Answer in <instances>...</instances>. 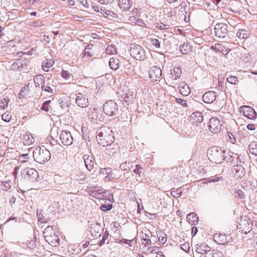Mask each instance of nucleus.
<instances>
[{"label": "nucleus", "mask_w": 257, "mask_h": 257, "mask_svg": "<svg viewBox=\"0 0 257 257\" xmlns=\"http://www.w3.org/2000/svg\"><path fill=\"white\" fill-rule=\"evenodd\" d=\"M112 132L107 127H102L99 130L97 141L98 143L103 147L110 145L113 141Z\"/></svg>", "instance_id": "obj_1"}, {"label": "nucleus", "mask_w": 257, "mask_h": 257, "mask_svg": "<svg viewBox=\"0 0 257 257\" xmlns=\"http://www.w3.org/2000/svg\"><path fill=\"white\" fill-rule=\"evenodd\" d=\"M33 157L37 162L44 164L48 161L51 154L48 150L44 146L36 148L33 151Z\"/></svg>", "instance_id": "obj_2"}, {"label": "nucleus", "mask_w": 257, "mask_h": 257, "mask_svg": "<svg viewBox=\"0 0 257 257\" xmlns=\"http://www.w3.org/2000/svg\"><path fill=\"white\" fill-rule=\"evenodd\" d=\"M43 233L46 241L51 245L57 246L59 244V237L52 226L46 227Z\"/></svg>", "instance_id": "obj_3"}, {"label": "nucleus", "mask_w": 257, "mask_h": 257, "mask_svg": "<svg viewBox=\"0 0 257 257\" xmlns=\"http://www.w3.org/2000/svg\"><path fill=\"white\" fill-rule=\"evenodd\" d=\"M130 53L132 57L138 61H143L147 58L144 49L142 46L136 44L131 45Z\"/></svg>", "instance_id": "obj_4"}, {"label": "nucleus", "mask_w": 257, "mask_h": 257, "mask_svg": "<svg viewBox=\"0 0 257 257\" xmlns=\"http://www.w3.org/2000/svg\"><path fill=\"white\" fill-rule=\"evenodd\" d=\"M239 229L243 232L247 233L250 232L252 228L253 224L250 219L246 216H241L238 222Z\"/></svg>", "instance_id": "obj_5"}, {"label": "nucleus", "mask_w": 257, "mask_h": 257, "mask_svg": "<svg viewBox=\"0 0 257 257\" xmlns=\"http://www.w3.org/2000/svg\"><path fill=\"white\" fill-rule=\"evenodd\" d=\"M103 110L109 116L114 115L118 110L117 104L112 100L108 101L103 104Z\"/></svg>", "instance_id": "obj_6"}, {"label": "nucleus", "mask_w": 257, "mask_h": 257, "mask_svg": "<svg viewBox=\"0 0 257 257\" xmlns=\"http://www.w3.org/2000/svg\"><path fill=\"white\" fill-rule=\"evenodd\" d=\"M213 240L218 244L224 245L232 240L229 234L216 233L213 235Z\"/></svg>", "instance_id": "obj_7"}, {"label": "nucleus", "mask_w": 257, "mask_h": 257, "mask_svg": "<svg viewBox=\"0 0 257 257\" xmlns=\"http://www.w3.org/2000/svg\"><path fill=\"white\" fill-rule=\"evenodd\" d=\"M222 125L220 119L216 117H212L208 122L210 131L214 134H217L221 131Z\"/></svg>", "instance_id": "obj_8"}, {"label": "nucleus", "mask_w": 257, "mask_h": 257, "mask_svg": "<svg viewBox=\"0 0 257 257\" xmlns=\"http://www.w3.org/2000/svg\"><path fill=\"white\" fill-rule=\"evenodd\" d=\"M227 33V26L226 24L218 23L215 26L214 33L216 37L219 38H224Z\"/></svg>", "instance_id": "obj_9"}, {"label": "nucleus", "mask_w": 257, "mask_h": 257, "mask_svg": "<svg viewBox=\"0 0 257 257\" xmlns=\"http://www.w3.org/2000/svg\"><path fill=\"white\" fill-rule=\"evenodd\" d=\"M99 176L105 182L111 181L114 178L112 173V170L109 168H100L99 169Z\"/></svg>", "instance_id": "obj_10"}, {"label": "nucleus", "mask_w": 257, "mask_h": 257, "mask_svg": "<svg viewBox=\"0 0 257 257\" xmlns=\"http://www.w3.org/2000/svg\"><path fill=\"white\" fill-rule=\"evenodd\" d=\"M149 75L152 81H157L159 80L162 75V70L158 66H152L149 71Z\"/></svg>", "instance_id": "obj_11"}, {"label": "nucleus", "mask_w": 257, "mask_h": 257, "mask_svg": "<svg viewBox=\"0 0 257 257\" xmlns=\"http://www.w3.org/2000/svg\"><path fill=\"white\" fill-rule=\"evenodd\" d=\"M60 139L64 145L69 146L73 142V138L70 132L68 131H62L60 135Z\"/></svg>", "instance_id": "obj_12"}, {"label": "nucleus", "mask_w": 257, "mask_h": 257, "mask_svg": "<svg viewBox=\"0 0 257 257\" xmlns=\"http://www.w3.org/2000/svg\"><path fill=\"white\" fill-rule=\"evenodd\" d=\"M240 111L242 112L244 116L253 119L256 116V113L253 108L250 106L244 105L240 107Z\"/></svg>", "instance_id": "obj_13"}, {"label": "nucleus", "mask_w": 257, "mask_h": 257, "mask_svg": "<svg viewBox=\"0 0 257 257\" xmlns=\"http://www.w3.org/2000/svg\"><path fill=\"white\" fill-rule=\"evenodd\" d=\"M76 103L79 107H86L89 105L88 97L84 93H78L76 98Z\"/></svg>", "instance_id": "obj_14"}, {"label": "nucleus", "mask_w": 257, "mask_h": 257, "mask_svg": "<svg viewBox=\"0 0 257 257\" xmlns=\"http://www.w3.org/2000/svg\"><path fill=\"white\" fill-rule=\"evenodd\" d=\"M208 154L211 161L217 162L221 156V150L217 147L212 148Z\"/></svg>", "instance_id": "obj_15"}, {"label": "nucleus", "mask_w": 257, "mask_h": 257, "mask_svg": "<svg viewBox=\"0 0 257 257\" xmlns=\"http://www.w3.org/2000/svg\"><path fill=\"white\" fill-rule=\"evenodd\" d=\"M217 97L216 93L213 91H209L202 96V100L206 103H212L215 101Z\"/></svg>", "instance_id": "obj_16"}, {"label": "nucleus", "mask_w": 257, "mask_h": 257, "mask_svg": "<svg viewBox=\"0 0 257 257\" xmlns=\"http://www.w3.org/2000/svg\"><path fill=\"white\" fill-rule=\"evenodd\" d=\"M140 10L138 9H134L131 12V16L129 20L132 23L138 24L142 22V20L139 18L140 16Z\"/></svg>", "instance_id": "obj_17"}, {"label": "nucleus", "mask_w": 257, "mask_h": 257, "mask_svg": "<svg viewBox=\"0 0 257 257\" xmlns=\"http://www.w3.org/2000/svg\"><path fill=\"white\" fill-rule=\"evenodd\" d=\"M180 93L183 96H188L191 92L190 89L188 85L184 82H181L179 85Z\"/></svg>", "instance_id": "obj_18"}, {"label": "nucleus", "mask_w": 257, "mask_h": 257, "mask_svg": "<svg viewBox=\"0 0 257 257\" xmlns=\"http://www.w3.org/2000/svg\"><path fill=\"white\" fill-rule=\"evenodd\" d=\"M132 5V0H118V6L122 11L128 10Z\"/></svg>", "instance_id": "obj_19"}, {"label": "nucleus", "mask_w": 257, "mask_h": 257, "mask_svg": "<svg viewBox=\"0 0 257 257\" xmlns=\"http://www.w3.org/2000/svg\"><path fill=\"white\" fill-rule=\"evenodd\" d=\"M22 140L25 145H31L35 142L34 138L31 133L28 132L23 136Z\"/></svg>", "instance_id": "obj_20"}, {"label": "nucleus", "mask_w": 257, "mask_h": 257, "mask_svg": "<svg viewBox=\"0 0 257 257\" xmlns=\"http://www.w3.org/2000/svg\"><path fill=\"white\" fill-rule=\"evenodd\" d=\"M84 161L86 168L88 170L91 171L94 167V161L92 156L90 155H85L84 157Z\"/></svg>", "instance_id": "obj_21"}, {"label": "nucleus", "mask_w": 257, "mask_h": 257, "mask_svg": "<svg viewBox=\"0 0 257 257\" xmlns=\"http://www.w3.org/2000/svg\"><path fill=\"white\" fill-rule=\"evenodd\" d=\"M180 51L182 54H189L192 51V46L189 43H184L180 46Z\"/></svg>", "instance_id": "obj_22"}, {"label": "nucleus", "mask_w": 257, "mask_h": 257, "mask_svg": "<svg viewBox=\"0 0 257 257\" xmlns=\"http://www.w3.org/2000/svg\"><path fill=\"white\" fill-rule=\"evenodd\" d=\"M186 219L188 223L191 225H195L197 224L199 221L198 216L194 212H191L188 214L187 216Z\"/></svg>", "instance_id": "obj_23"}, {"label": "nucleus", "mask_w": 257, "mask_h": 257, "mask_svg": "<svg viewBox=\"0 0 257 257\" xmlns=\"http://www.w3.org/2000/svg\"><path fill=\"white\" fill-rule=\"evenodd\" d=\"M235 176L237 178H242L245 174L244 168L241 165H237L235 168Z\"/></svg>", "instance_id": "obj_24"}, {"label": "nucleus", "mask_w": 257, "mask_h": 257, "mask_svg": "<svg viewBox=\"0 0 257 257\" xmlns=\"http://www.w3.org/2000/svg\"><path fill=\"white\" fill-rule=\"evenodd\" d=\"M109 65L111 69L117 70L119 67V60L118 58L112 57L110 59Z\"/></svg>", "instance_id": "obj_25"}, {"label": "nucleus", "mask_w": 257, "mask_h": 257, "mask_svg": "<svg viewBox=\"0 0 257 257\" xmlns=\"http://www.w3.org/2000/svg\"><path fill=\"white\" fill-rule=\"evenodd\" d=\"M211 49L217 52H221L222 53H227L228 49L225 48L222 44L216 43L214 46L211 47Z\"/></svg>", "instance_id": "obj_26"}, {"label": "nucleus", "mask_w": 257, "mask_h": 257, "mask_svg": "<svg viewBox=\"0 0 257 257\" xmlns=\"http://www.w3.org/2000/svg\"><path fill=\"white\" fill-rule=\"evenodd\" d=\"M191 117L193 122L196 123L201 122L203 119L202 113L198 111L193 113L191 115Z\"/></svg>", "instance_id": "obj_27"}, {"label": "nucleus", "mask_w": 257, "mask_h": 257, "mask_svg": "<svg viewBox=\"0 0 257 257\" xmlns=\"http://www.w3.org/2000/svg\"><path fill=\"white\" fill-rule=\"evenodd\" d=\"M101 12H102L101 15L108 19L111 20L117 18V15L110 10L103 9V11Z\"/></svg>", "instance_id": "obj_28"}, {"label": "nucleus", "mask_w": 257, "mask_h": 257, "mask_svg": "<svg viewBox=\"0 0 257 257\" xmlns=\"http://www.w3.org/2000/svg\"><path fill=\"white\" fill-rule=\"evenodd\" d=\"M182 74V70L179 67H175L171 72V78L174 80L179 78Z\"/></svg>", "instance_id": "obj_29"}, {"label": "nucleus", "mask_w": 257, "mask_h": 257, "mask_svg": "<svg viewBox=\"0 0 257 257\" xmlns=\"http://www.w3.org/2000/svg\"><path fill=\"white\" fill-rule=\"evenodd\" d=\"M54 62L52 60L46 59L42 63V68L45 71H48V69L54 65Z\"/></svg>", "instance_id": "obj_30"}, {"label": "nucleus", "mask_w": 257, "mask_h": 257, "mask_svg": "<svg viewBox=\"0 0 257 257\" xmlns=\"http://www.w3.org/2000/svg\"><path fill=\"white\" fill-rule=\"evenodd\" d=\"M105 51L108 55H115L117 53V48L113 44L108 45L106 48Z\"/></svg>", "instance_id": "obj_31"}, {"label": "nucleus", "mask_w": 257, "mask_h": 257, "mask_svg": "<svg viewBox=\"0 0 257 257\" xmlns=\"http://www.w3.org/2000/svg\"><path fill=\"white\" fill-rule=\"evenodd\" d=\"M34 81L36 87H39L44 82V77L42 75H38L34 78Z\"/></svg>", "instance_id": "obj_32"}, {"label": "nucleus", "mask_w": 257, "mask_h": 257, "mask_svg": "<svg viewBox=\"0 0 257 257\" xmlns=\"http://www.w3.org/2000/svg\"><path fill=\"white\" fill-rule=\"evenodd\" d=\"M92 45H87L85 47L84 52L82 57L83 58H84L86 56L91 57L93 55V52L92 50Z\"/></svg>", "instance_id": "obj_33"}, {"label": "nucleus", "mask_w": 257, "mask_h": 257, "mask_svg": "<svg viewBox=\"0 0 257 257\" xmlns=\"http://www.w3.org/2000/svg\"><path fill=\"white\" fill-rule=\"evenodd\" d=\"M236 35L239 39L245 40L248 38L249 34L246 30L241 29L237 32Z\"/></svg>", "instance_id": "obj_34"}, {"label": "nucleus", "mask_w": 257, "mask_h": 257, "mask_svg": "<svg viewBox=\"0 0 257 257\" xmlns=\"http://www.w3.org/2000/svg\"><path fill=\"white\" fill-rule=\"evenodd\" d=\"M248 149L251 154L257 156V143L251 142L249 145Z\"/></svg>", "instance_id": "obj_35"}, {"label": "nucleus", "mask_w": 257, "mask_h": 257, "mask_svg": "<svg viewBox=\"0 0 257 257\" xmlns=\"http://www.w3.org/2000/svg\"><path fill=\"white\" fill-rule=\"evenodd\" d=\"M133 167L132 163L124 162L120 164V169L123 171H127L130 170Z\"/></svg>", "instance_id": "obj_36"}, {"label": "nucleus", "mask_w": 257, "mask_h": 257, "mask_svg": "<svg viewBox=\"0 0 257 257\" xmlns=\"http://www.w3.org/2000/svg\"><path fill=\"white\" fill-rule=\"evenodd\" d=\"M9 99L7 98H2L0 99V109H4L7 107Z\"/></svg>", "instance_id": "obj_37"}, {"label": "nucleus", "mask_w": 257, "mask_h": 257, "mask_svg": "<svg viewBox=\"0 0 257 257\" xmlns=\"http://www.w3.org/2000/svg\"><path fill=\"white\" fill-rule=\"evenodd\" d=\"M12 118V115L9 111H6L2 115V119L6 122H10Z\"/></svg>", "instance_id": "obj_38"}, {"label": "nucleus", "mask_w": 257, "mask_h": 257, "mask_svg": "<svg viewBox=\"0 0 257 257\" xmlns=\"http://www.w3.org/2000/svg\"><path fill=\"white\" fill-rule=\"evenodd\" d=\"M28 173L27 176L28 178H31L38 176V172L35 169L28 168Z\"/></svg>", "instance_id": "obj_39"}, {"label": "nucleus", "mask_w": 257, "mask_h": 257, "mask_svg": "<svg viewBox=\"0 0 257 257\" xmlns=\"http://www.w3.org/2000/svg\"><path fill=\"white\" fill-rule=\"evenodd\" d=\"M156 27L160 30H167L170 28V26L168 25L164 24L161 22L157 23L155 24Z\"/></svg>", "instance_id": "obj_40"}, {"label": "nucleus", "mask_w": 257, "mask_h": 257, "mask_svg": "<svg viewBox=\"0 0 257 257\" xmlns=\"http://www.w3.org/2000/svg\"><path fill=\"white\" fill-rule=\"evenodd\" d=\"M227 81L232 84L236 85L238 83L237 78L234 76H230L227 79Z\"/></svg>", "instance_id": "obj_41"}, {"label": "nucleus", "mask_w": 257, "mask_h": 257, "mask_svg": "<svg viewBox=\"0 0 257 257\" xmlns=\"http://www.w3.org/2000/svg\"><path fill=\"white\" fill-rule=\"evenodd\" d=\"M151 43L156 48H159L160 47V43L159 41V40L155 38H151Z\"/></svg>", "instance_id": "obj_42"}, {"label": "nucleus", "mask_w": 257, "mask_h": 257, "mask_svg": "<svg viewBox=\"0 0 257 257\" xmlns=\"http://www.w3.org/2000/svg\"><path fill=\"white\" fill-rule=\"evenodd\" d=\"M61 75L63 78L65 79H68L72 76V75L69 72L64 70H63L61 71Z\"/></svg>", "instance_id": "obj_43"}, {"label": "nucleus", "mask_w": 257, "mask_h": 257, "mask_svg": "<svg viewBox=\"0 0 257 257\" xmlns=\"http://www.w3.org/2000/svg\"><path fill=\"white\" fill-rule=\"evenodd\" d=\"M181 248L186 252H188L190 249V245L189 242H185L181 245Z\"/></svg>", "instance_id": "obj_44"}, {"label": "nucleus", "mask_w": 257, "mask_h": 257, "mask_svg": "<svg viewBox=\"0 0 257 257\" xmlns=\"http://www.w3.org/2000/svg\"><path fill=\"white\" fill-rule=\"evenodd\" d=\"M28 159H29V157H28V154H23V155L20 156L19 158V160L21 163H25V162H27Z\"/></svg>", "instance_id": "obj_45"}, {"label": "nucleus", "mask_w": 257, "mask_h": 257, "mask_svg": "<svg viewBox=\"0 0 257 257\" xmlns=\"http://www.w3.org/2000/svg\"><path fill=\"white\" fill-rule=\"evenodd\" d=\"M143 170V168L140 165H137L136 168L134 170V172L136 174H138L140 176L141 173Z\"/></svg>", "instance_id": "obj_46"}, {"label": "nucleus", "mask_w": 257, "mask_h": 257, "mask_svg": "<svg viewBox=\"0 0 257 257\" xmlns=\"http://www.w3.org/2000/svg\"><path fill=\"white\" fill-rule=\"evenodd\" d=\"M222 179V177L215 176V177H211V178H209L207 180V182L209 183L218 182L219 180H221Z\"/></svg>", "instance_id": "obj_47"}, {"label": "nucleus", "mask_w": 257, "mask_h": 257, "mask_svg": "<svg viewBox=\"0 0 257 257\" xmlns=\"http://www.w3.org/2000/svg\"><path fill=\"white\" fill-rule=\"evenodd\" d=\"M51 101H46L45 102H44L42 106V109L46 111H48L49 110V103H50Z\"/></svg>", "instance_id": "obj_48"}, {"label": "nucleus", "mask_w": 257, "mask_h": 257, "mask_svg": "<svg viewBox=\"0 0 257 257\" xmlns=\"http://www.w3.org/2000/svg\"><path fill=\"white\" fill-rule=\"evenodd\" d=\"M176 101L177 103L181 104L182 106H187V101L186 100H184L182 98H176Z\"/></svg>", "instance_id": "obj_49"}, {"label": "nucleus", "mask_w": 257, "mask_h": 257, "mask_svg": "<svg viewBox=\"0 0 257 257\" xmlns=\"http://www.w3.org/2000/svg\"><path fill=\"white\" fill-rule=\"evenodd\" d=\"M159 247L156 246H152L149 247V250L151 253H156L160 252L161 251H159Z\"/></svg>", "instance_id": "obj_50"}, {"label": "nucleus", "mask_w": 257, "mask_h": 257, "mask_svg": "<svg viewBox=\"0 0 257 257\" xmlns=\"http://www.w3.org/2000/svg\"><path fill=\"white\" fill-rule=\"evenodd\" d=\"M238 197H239L241 199H244L245 197V194L244 192L238 189L236 192Z\"/></svg>", "instance_id": "obj_51"}, {"label": "nucleus", "mask_w": 257, "mask_h": 257, "mask_svg": "<svg viewBox=\"0 0 257 257\" xmlns=\"http://www.w3.org/2000/svg\"><path fill=\"white\" fill-rule=\"evenodd\" d=\"M92 8L93 10L96 13H99L101 14H102V12L101 11H102L103 9L100 8L98 6L93 5L92 6Z\"/></svg>", "instance_id": "obj_52"}, {"label": "nucleus", "mask_w": 257, "mask_h": 257, "mask_svg": "<svg viewBox=\"0 0 257 257\" xmlns=\"http://www.w3.org/2000/svg\"><path fill=\"white\" fill-rule=\"evenodd\" d=\"M78 3L80 4L84 8H87L89 7L86 0H78Z\"/></svg>", "instance_id": "obj_53"}, {"label": "nucleus", "mask_w": 257, "mask_h": 257, "mask_svg": "<svg viewBox=\"0 0 257 257\" xmlns=\"http://www.w3.org/2000/svg\"><path fill=\"white\" fill-rule=\"evenodd\" d=\"M98 1L101 5H106L112 3L113 0H98Z\"/></svg>", "instance_id": "obj_54"}, {"label": "nucleus", "mask_w": 257, "mask_h": 257, "mask_svg": "<svg viewBox=\"0 0 257 257\" xmlns=\"http://www.w3.org/2000/svg\"><path fill=\"white\" fill-rule=\"evenodd\" d=\"M28 168L26 169H24L21 172V177L22 178H26L27 175H28Z\"/></svg>", "instance_id": "obj_55"}, {"label": "nucleus", "mask_w": 257, "mask_h": 257, "mask_svg": "<svg viewBox=\"0 0 257 257\" xmlns=\"http://www.w3.org/2000/svg\"><path fill=\"white\" fill-rule=\"evenodd\" d=\"M42 89L43 90L45 91H47V92H50V93H52L53 92V89H52L50 86H42Z\"/></svg>", "instance_id": "obj_56"}, {"label": "nucleus", "mask_w": 257, "mask_h": 257, "mask_svg": "<svg viewBox=\"0 0 257 257\" xmlns=\"http://www.w3.org/2000/svg\"><path fill=\"white\" fill-rule=\"evenodd\" d=\"M159 241L162 243H164L166 242L167 241V237L166 236V235H164L163 236L161 237V236L159 237Z\"/></svg>", "instance_id": "obj_57"}, {"label": "nucleus", "mask_w": 257, "mask_h": 257, "mask_svg": "<svg viewBox=\"0 0 257 257\" xmlns=\"http://www.w3.org/2000/svg\"><path fill=\"white\" fill-rule=\"evenodd\" d=\"M198 230L196 227L193 226L191 229V234L193 236H195L197 233Z\"/></svg>", "instance_id": "obj_58"}, {"label": "nucleus", "mask_w": 257, "mask_h": 257, "mask_svg": "<svg viewBox=\"0 0 257 257\" xmlns=\"http://www.w3.org/2000/svg\"><path fill=\"white\" fill-rule=\"evenodd\" d=\"M247 128L249 130L252 131V130H255V126L253 124H248L247 125Z\"/></svg>", "instance_id": "obj_59"}, {"label": "nucleus", "mask_w": 257, "mask_h": 257, "mask_svg": "<svg viewBox=\"0 0 257 257\" xmlns=\"http://www.w3.org/2000/svg\"><path fill=\"white\" fill-rule=\"evenodd\" d=\"M28 245L30 248L34 247L35 245V242L33 241H30L29 243H28Z\"/></svg>", "instance_id": "obj_60"}, {"label": "nucleus", "mask_w": 257, "mask_h": 257, "mask_svg": "<svg viewBox=\"0 0 257 257\" xmlns=\"http://www.w3.org/2000/svg\"><path fill=\"white\" fill-rule=\"evenodd\" d=\"M68 5L70 6H73L75 5V2L74 0H68Z\"/></svg>", "instance_id": "obj_61"}, {"label": "nucleus", "mask_w": 257, "mask_h": 257, "mask_svg": "<svg viewBox=\"0 0 257 257\" xmlns=\"http://www.w3.org/2000/svg\"><path fill=\"white\" fill-rule=\"evenodd\" d=\"M89 243H90L89 241H88V240L86 241L85 242V243L83 244V248H86L87 247H88V246L89 245Z\"/></svg>", "instance_id": "obj_62"}, {"label": "nucleus", "mask_w": 257, "mask_h": 257, "mask_svg": "<svg viewBox=\"0 0 257 257\" xmlns=\"http://www.w3.org/2000/svg\"><path fill=\"white\" fill-rule=\"evenodd\" d=\"M39 0H29V3H30V4L31 5H33L35 4Z\"/></svg>", "instance_id": "obj_63"}, {"label": "nucleus", "mask_w": 257, "mask_h": 257, "mask_svg": "<svg viewBox=\"0 0 257 257\" xmlns=\"http://www.w3.org/2000/svg\"><path fill=\"white\" fill-rule=\"evenodd\" d=\"M156 257H165V256L163 254L162 252H157Z\"/></svg>", "instance_id": "obj_64"}]
</instances>
